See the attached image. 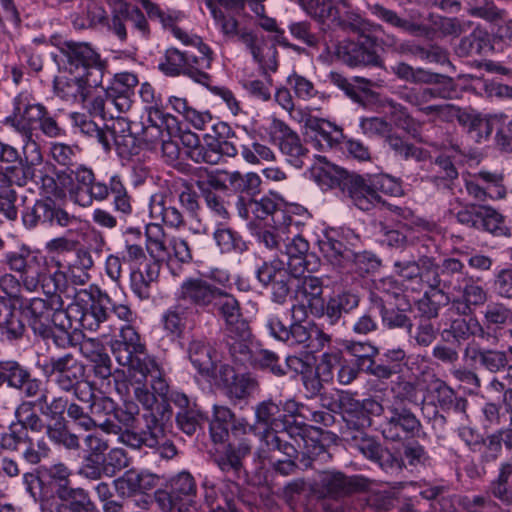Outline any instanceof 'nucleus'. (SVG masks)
<instances>
[{"label": "nucleus", "mask_w": 512, "mask_h": 512, "mask_svg": "<svg viewBox=\"0 0 512 512\" xmlns=\"http://www.w3.org/2000/svg\"><path fill=\"white\" fill-rule=\"evenodd\" d=\"M24 160L18 158L0 170V183L25 186L29 181L38 183L41 177L42 154L36 141L23 142Z\"/></svg>", "instance_id": "nucleus-17"}, {"label": "nucleus", "mask_w": 512, "mask_h": 512, "mask_svg": "<svg viewBox=\"0 0 512 512\" xmlns=\"http://www.w3.org/2000/svg\"><path fill=\"white\" fill-rule=\"evenodd\" d=\"M503 180L500 173L479 171L465 179V188L468 195L477 201L502 199L507 193Z\"/></svg>", "instance_id": "nucleus-27"}, {"label": "nucleus", "mask_w": 512, "mask_h": 512, "mask_svg": "<svg viewBox=\"0 0 512 512\" xmlns=\"http://www.w3.org/2000/svg\"><path fill=\"white\" fill-rule=\"evenodd\" d=\"M319 251L323 257L335 267H343L352 258L359 272H369L378 266V261L367 254H353L341 240L336 230H326L317 240Z\"/></svg>", "instance_id": "nucleus-18"}, {"label": "nucleus", "mask_w": 512, "mask_h": 512, "mask_svg": "<svg viewBox=\"0 0 512 512\" xmlns=\"http://www.w3.org/2000/svg\"><path fill=\"white\" fill-rule=\"evenodd\" d=\"M463 358L490 373L503 372L509 364L508 354L504 350L488 349L478 343L468 344L463 351Z\"/></svg>", "instance_id": "nucleus-35"}, {"label": "nucleus", "mask_w": 512, "mask_h": 512, "mask_svg": "<svg viewBox=\"0 0 512 512\" xmlns=\"http://www.w3.org/2000/svg\"><path fill=\"white\" fill-rule=\"evenodd\" d=\"M224 342L231 359L239 365H248L251 362L256 345L252 341V334L248 325H240L239 329L224 331Z\"/></svg>", "instance_id": "nucleus-31"}, {"label": "nucleus", "mask_w": 512, "mask_h": 512, "mask_svg": "<svg viewBox=\"0 0 512 512\" xmlns=\"http://www.w3.org/2000/svg\"><path fill=\"white\" fill-rule=\"evenodd\" d=\"M389 413L382 426V435L385 439L399 441L418 435L422 425L409 409L391 407Z\"/></svg>", "instance_id": "nucleus-28"}, {"label": "nucleus", "mask_w": 512, "mask_h": 512, "mask_svg": "<svg viewBox=\"0 0 512 512\" xmlns=\"http://www.w3.org/2000/svg\"><path fill=\"white\" fill-rule=\"evenodd\" d=\"M53 58L59 69L88 79L89 87L102 84L106 63L90 44L65 41L59 45L58 53Z\"/></svg>", "instance_id": "nucleus-7"}, {"label": "nucleus", "mask_w": 512, "mask_h": 512, "mask_svg": "<svg viewBox=\"0 0 512 512\" xmlns=\"http://www.w3.org/2000/svg\"><path fill=\"white\" fill-rule=\"evenodd\" d=\"M49 260L55 262V265H49L47 269L45 294L53 295L57 291L64 290L68 284H71V281L68 278L66 264L57 255H50Z\"/></svg>", "instance_id": "nucleus-58"}, {"label": "nucleus", "mask_w": 512, "mask_h": 512, "mask_svg": "<svg viewBox=\"0 0 512 512\" xmlns=\"http://www.w3.org/2000/svg\"><path fill=\"white\" fill-rule=\"evenodd\" d=\"M229 434L232 442L228 444L224 456L217 462L222 471H231L238 475L242 470V460L251 452V438L257 436L256 427L250 425L245 418H237L233 414Z\"/></svg>", "instance_id": "nucleus-14"}, {"label": "nucleus", "mask_w": 512, "mask_h": 512, "mask_svg": "<svg viewBox=\"0 0 512 512\" xmlns=\"http://www.w3.org/2000/svg\"><path fill=\"white\" fill-rule=\"evenodd\" d=\"M127 22L132 23L142 38H148L150 30L144 14L139 8L132 7L127 2L120 0L112 10L111 18L107 22V29L121 43L128 40Z\"/></svg>", "instance_id": "nucleus-24"}, {"label": "nucleus", "mask_w": 512, "mask_h": 512, "mask_svg": "<svg viewBox=\"0 0 512 512\" xmlns=\"http://www.w3.org/2000/svg\"><path fill=\"white\" fill-rule=\"evenodd\" d=\"M145 235L146 248L150 256L157 261L164 260L169 254L163 227L159 223H149L146 225Z\"/></svg>", "instance_id": "nucleus-59"}, {"label": "nucleus", "mask_w": 512, "mask_h": 512, "mask_svg": "<svg viewBox=\"0 0 512 512\" xmlns=\"http://www.w3.org/2000/svg\"><path fill=\"white\" fill-rule=\"evenodd\" d=\"M426 274L428 288L439 294L445 304H450L455 294L462 291L470 276L464 263L452 257L444 258L440 264L434 258V268Z\"/></svg>", "instance_id": "nucleus-10"}, {"label": "nucleus", "mask_w": 512, "mask_h": 512, "mask_svg": "<svg viewBox=\"0 0 512 512\" xmlns=\"http://www.w3.org/2000/svg\"><path fill=\"white\" fill-rule=\"evenodd\" d=\"M55 262L49 260V256L34 254L30 257L29 267L25 276H21L23 287L29 292H35L39 288L45 293V284L47 282V269Z\"/></svg>", "instance_id": "nucleus-45"}, {"label": "nucleus", "mask_w": 512, "mask_h": 512, "mask_svg": "<svg viewBox=\"0 0 512 512\" xmlns=\"http://www.w3.org/2000/svg\"><path fill=\"white\" fill-rule=\"evenodd\" d=\"M299 276L292 273V269L279 259L264 261L256 270L257 280L270 290L271 300L279 305L287 302L295 278Z\"/></svg>", "instance_id": "nucleus-19"}, {"label": "nucleus", "mask_w": 512, "mask_h": 512, "mask_svg": "<svg viewBox=\"0 0 512 512\" xmlns=\"http://www.w3.org/2000/svg\"><path fill=\"white\" fill-rule=\"evenodd\" d=\"M113 114L109 117L110 123L106 124L110 138L113 140L120 154H136L137 138L131 132V125L127 118Z\"/></svg>", "instance_id": "nucleus-38"}, {"label": "nucleus", "mask_w": 512, "mask_h": 512, "mask_svg": "<svg viewBox=\"0 0 512 512\" xmlns=\"http://www.w3.org/2000/svg\"><path fill=\"white\" fill-rule=\"evenodd\" d=\"M138 78L129 72L118 73L107 87V97L117 113H126L132 107Z\"/></svg>", "instance_id": "nucleus-30"}, {"label": "nucleus", "mask_w": 512, "mask_h": 512, "mask_svg": "<svg viewBox=\"0 0 512 512\" xmlns=\"http://www.w3.org/2000/svg\"><path fill=\"white\" fill-rule=\"evenodd\" d=\"M90 417L94 422V427L98 426L106 433L117 434L119 426L115 423L118 418L115 402L106 396H97L88 405Z\"/></svg>", "instance_id": "nucleus-41"}, {"label": "nucleus", "mask_w": 512, "mask_h": 512, "mask_svg": "<svg viewBox=\"0 0 512 512\" xmlns=\"http://www.w3.org/2000/svg\"><path fill=\"white\" fill-rule=\"evenodd\" d=\"M74 329L71 320L68 319L64 310H59L50 326V331L45 339L51 338L53 343L60 348H65L71 344L72 338L70 330Z\"/></svg>", "instance_id": "nucleus-62"}, {"label": "nucleus", "mask_w": 512, "mask_h": 512, "mask_svg": "<svg viewBox=\"0 0 512 512\" xmlns=\"http://www.w3.org/2000/svg\"><path fill=\"white\" fill-rule=\"evenodd\" d=\"M342 191L352 204L362 211H370L380 203L385 204L381 195L376 194L371 186L369 175L367 177L353 175L346 178L342 183Z\"/></svg>", "instance_id": "nucleus-29"}, {"label": "nucleus", "mask_w": 512, "mask_h": 512, "mask_svg": "<svg viewBox=\"0 0 512 512\" xmlns=\"http://www.w3.org/2000/svg\"><path fill=\"white\" fill-rule=\"evenodd\" d=\"M81 365L71 353H65L61 356L43 357L37 362L38 368L47 378H55L65 372H70L74 368H79Z\"/></svg>", "instance_id": "nucleus-53"}, {"label": "nucleus", "mask_w": 512, "mask_h": 512, "mask_svg": "<svg viewBox=\"0 0 512 512\" xmlns=\"http://www.w3.org/2000/svg\"><path fill=\"white\" fill-rule=\"evenodd\" d=\"M192 315V278H187L175 293V304L161 316L160 324L171 339H181Z\"/></svg>", "instance_id": "nucleus-20"}, {"label": "nucleus", "mask_w": 512, "mask_h": 512, "mask_svg": "<svg viewBox=\"0 0 512 512\" xmlns=\"http://www.w3.org/2000/svg\"><path fill=\"white\" fill-rule=\"evenodd\" d=\"M428 74V78L431 81L422 82V84L431 85L428 87V89H430L433 100H451L457 97V85L453 78L430 71H428Z\"/></svg>", "instance_id": "nucleus-60"}, {"label": "nucleus", "mask_w": 512, "mask_h": 512, "mask_svg": "<svg viewBox=\"0 0 512 512\" xmlns=\"http://www.w3.org/2000/svg\"><path fill=\"white\" fill-rule=\"evenodd\" d=\"M111 304L112 301L109 295L99 290L97 298L93 299L89 308L74 301L67 306L64 312L68 319L71 320L75 330L82 328L83 330L94 332L101 323L107 320L108 305Z\"/></svg>", "instance_id": "nucleus-22"}, {"label": "nucleus", "mask_w": 512, "mask_h": 512, "mask_svg": "<svg viewBox=\"0 0 512 512\" xmlns=\"http://www.w3.org/2000/svg\"><path fill=\"white\" fill-rule=\"evenodd\" d=\"M94 266V260L89 250L79 248L74 257L67 261L66 268L71 284L82 286L91 279L90 271Z\"/></svg>", "instance_id": "nucleus-49"}, {"label": "nucleus", "mask_w": 512, "mask_h": 512, "mask_svg": "<svg viewBox=\"0 0 512 512\" xmlns=\"http://www.w3.org/2000/svg\"><path fill=\"white\" fill-rule=\"evenodd\" d=\"M170 103L175 112H177L181 119H178V132H179V143H168L164 145V150L170 148L177 149V158L183 159L184 157H192V133L190 131L191 126V108L187 99L180 97H171Z\"/></svg>", "instance_id": "nucleus-33"}, {"label": "nucleus", "mask_w": 512, "mask_h": 512, "mask_svg": "<svg viewBox=\"0 0 512 512\" xmlns=\"http://www.w3.org/2000/svg\"><path fill=\"white\" fill-rule=\"evenodd\" d=\"M485 332L480 322L473 317L465 318L458 317L453 319L448 328H445L442 333V339L445 342L455 341L461 343L468 340L472 336L484 337Z\"/></svg>", "instance_id": "nucleus-44"}, {"label": "nucleus", "mask_w": 512, "mask_h": 512, "mask_svg": "<svg viewBox=\"0 0 512 512\" xmlns=\"http://www.w3.org/2000/svg\"><path fill=\"white\" fill-rule=\"evenodd\" d=\"M194 183L207 206L219 217L226 218L228 212L215 192L231 189L238 196L253 198L260 193L261 178L255 172L242 174L199 166L194 167Z\"/></svg>", "instance_id": "nucleus-2"}, {"label": "nucleus", "mask_w": 512, "mask_h": 512, "mask_svg": "<svg viewBox=\"0 0 512 512\" xmlns=\"http://www.w3.org/2000/svg\"><path fill=\"white\" fill-rule=\"evenodd\" d=\"M461 296L453 298L451 308L455 309L461 315H467L471 312V306H482L487 301V292L484 288L476 284L472 276L465 282Z\"/></svg>", "instance_id": "nucleus-46"}, {"label": "nucleus", "mask_w": 512, "mask_h": 512, "mask_svg": "<svg viewBox=\"0 0 512 512\" xmlns=\"http://www.w3.org/2000/svg\"><path fill=\"white\" fill-rule=\"evenodd\" d=\"M293 319L295 321L287 326L278 314L269 313L264 320V327L271 337L290 347H308L311 338L309 329L301 324V318Z\"/></svg>", "instance_id": "nucleus-26"}, {"label": "nucleus", "mask_w": 512, "mask_h": 512, "mask_svg": "<svg viewBox=\"0 0 512 512\" xmlns=\"http://www.w3.org/2000/svg\"><path fill=\"white\" fill-rule=\"evenodd\" d=\"M385 142L396 156L404 160L413 158L417 161H424L428 157L426 150L404 141L396 134H388Z\"/></svg>", "instance_id": "nucleus-63"}, {"label": "nucleus", "mask_w": 512, "mask_h": 512, "mask_svg": "<svg viewBox=\"0 0 512 512\" xmlns=\"http://www.w3.org/2000/svg\"><path fill=\"white\" fill-rule=\"evenodd\" d=\"M295 298L298 304L291 307L292 317L295 318L297 312H301L302 318L306 317L305 308L307 307L311 314H318L322 311L323 299V281L321 278L313 275H300L295 278Z\"/></svg>", "instance_id": "nucleus-25"}, {"label": "nucleus", "mask_w": 512, "mask_h": 512, "mask_svg": "<svg viewBox=\"0 0 512 512\" xmlns=\"http://www.w3.org/2000/svg\"><path fill=\"white\" fill-rule=\"evenodd\" d=\"M75 184L70 188L71 200L81 207H90L94 201H106L110 194L113 195V205L117 212L129 215L132 205L127 190L118 175L109 178V182L97 180L92 169L79 166L71 171Z\"/></svg>", "instance_id": "nucleus-3"}, {"label": "nucleus", "mask_w": 512, "mask_h": 512, "mask_svg": "<svg viewBox=\"0 0 512 512\" xmlns=\"http://www.w3.org/2000/svg\"><path fill=\"white\" fill-rule=\"evenodd\" d=\"M363 21L365 28L362 31H355L360 34L359 38L357 40L345 39L340 41L336 45V56L340 61L352 68H382L383 61L375 49L376 43L374 38L364 34L370 24L364 19ZM342 29L345 30L344 28ZM348 30L351 31V29ZM352 32L354 31L352 30Z\"/></svg>", "instance_id": "nucleus-15"}, {"label": "nucleus", "mask_w": 512, "mask_h": 512, "mask_svg": "<svg viewBox=\"0 0 512 512\" xmlns=\"http://www.w3.org/2000/svg\"><path fill=\"white\" fill-rule=\"evenodd\" d=\"M88 79L71 75V77H58L54 80V92L56 96L66 102H84Z\"/></svg>", "instance_id": "nucleus-47"}, {"label": "nucleus", "mask_w": 512, "mask_h": 512, "mask_svg": "<svg viewBox=\"0 0 512 512\" xmlns=\"http://www.w3.org/2000/svg\"><path fill=\"white\" fill-rule=\"evenodd\" d=\"M59 308L41 298H33L25 306L23 313L35 334L46 338L51 324L54 323L55 315Z\"/></svg>", "instance_id": "nucleus-36"}, {"label": "nucleus", "mask_w": 512, "mask_h": 512, "mask_svg": "<svg viewBox=\"0 0 512 512\" xmlns=\"http://www.w3.org/2000/svg\"><path fill=\"white\" fill-rule=\"evenodd\" d=\"M214 308L217 309L225 322L224 331L235 327L239 329L240 325H248V322L242 316L240 304L233 295L222 291Z\"/></svg>", "instance_id": "nucleus-52"}, {"label": "nucleus", "mask_w": 512, "mask_h": 512, "mask_svg": "<svg viewBox=\"0 0 512 512\" xmlns=\"http://www.w3.org/2000/svg\"><path fill=\"white\" fill-rule=\"evenodd\" d=\"M434 268V257L420 255L417 260L397 261L394 263L395 272L404 280L415 283L412 289H421L423 285L428 287L426 279L428 271Z\"/></svg>", "instance_id": "nucleus-40"}, {"label": "nucleus", "mask_w": 512, "mask_h": 512, "mask_svg": "<svg viewBox=\"0 0 512 512\" xmlns=\"http://www.w3.org/2000/svg\"><path fill=\"white\" fill-rule=\"evenodd\" d=\"M233 420V412L224 406L215 405L213 419L209 424L211 440L215 443H224L230 437V423Z\"/></svg>", "instance_id": "nucleus-55"}, {"label": "nucleus", "mask_w": 512, "mask_h": 512, "mask_svg": "<svg viewBox=\"0 0 512 512\" xmlns=\"http://www.w3.org/2000/svg\"><path fill=\"white\" fill-rule=\"evenodd\" d=\"M311 17L320 22H330L334 27L362 31L365 23L361 16L352 10L348 0H298Z\"/></svg>", "instance_id": "nucleus-11"}, {"label": "nucleus", "mask_w": 512, "mask_h": 512, "mask_svg": "<svg viewBox=\"0 0 512 512\" xmlns=\"http://www.w3.org/2000/svg\"><path fill=\"white\" fill-rule=\"evenodd\" d=\"M458 175L452 160L446 156H439L432 163L431 174L427 178L438 190H453Z\"/></svg>", "instance_id": "nucleus-50"}, {"label": "nucleus", "mask_w": 512, "mask_h": 512, "mask_svg": "<svg viewBox=\"0 0 512 512\" xmlns=\"http://www.w3.org/2000/svg\"><path fill=\"white\" fill-rule=\"evenodd\" d=\"M168 506H177L178 512H191L192 505V476L183 471L170 481V492L167 498Z\"/></svg>", "instance_id": "nucleus-42"}, {"label": "nucleus", "mask_w": 512, "mask_h": 512, "mask_svg": "<svg viewBox=\"0 0 512 512\" xmlns=\"http://www.w3.org/2000/svg\"><path fill=\"white\" fill-rule=\"evenodd\" d=\"M255 416L257 424L264 426L263 432L259 433L263 445L261 449H264L265 446L269 452L278 451L289 457H294L296 448L285 439L288 432L278 431V428L284 425L279 405L272 401H263L256 406Z\"/></svg>", "instance_id": "nucleus-12"}, {"label": "nucleus", "mask_w": 512, "mask_h": 512, "mask_svg": "<svg viewBox=\"0 0 512 512\" xmlns=\"http://www.w3.org/2000/svg\"><path fill=\"white\" fill-rule=\"evenodd\" d=\"M329 81L345 92L353 101L364 104L367 93L373 85L372 80L364 77H354L348 80L338 72H331L328 76Z\"/></svg>", "instance_id": "nucleus-51"}, {"label": "nucleus", "mask_w": 512, "mask_h": 512, "mask_svg": "<svg viewBox=\"0 0 512 512\" xmlns=\"http://www.w3.org/2000/svg\"><path fill=\"white\" fill-rule=\"evenodd\" d=\"M356 483L339 471H324L314 484V492L319 498L339 500L352 493Z\"/></svg>", "instance_id": "nucleus-32"}, {"label": "nucleus", "mask_w": 512, "mask_h": 512, "mask_svg": "<svg viewBox=\"0 0 512 512\" xmlns=\"http://www.w3.org/2000/svg\"><path fill=\"white\" fill-rule=\"evenodd\" d=\"M0 448L20 452L22 458L32 465L40 463L50 453L44 437H36L20 425H10L0 435Z\"/></svg>", "instance_id": "nucleus-16"}, {"label": "nucleus", "mask_w": 512, "mask_h": 512, "mask_svg": "<svg viewBox=\"0 0 512 512\" xmlns=\"http://www.w3.org/2000/svg\"><path fill=\"white\" fill-rule=\"evenodd\" d=\"M159 267L156 263L146 264L144 269H138L130 275V285L134 294L144 300L150 297L151 284L157 279Z\"/></svg>", "instance_id": "nucleus-54"}, {"label": "nucleus", "mask_w": 512, "mask_h": 512, "mask_svg": "<svg viewBox=\"0 0 512 512\" xmlns=\"http://www.w3.org/2000/svg\"><path fill=\"white\" fill-rule=\"evenodd\" d=\"M194 368L197 369L203 385L202 389L211 390L215 387H223L230 398L243 399L255 388V380L246 375H237L229 365H221L217 370L216 353L214 349L203 343L194 342Z\"/></svg>", "instance_id": "nucleus-5"}, {"label": "nucleus", "mask_w": 512, "mask_h": 512, "mask_svg": "<svg viewBox=\"0 0 512 512\" xmlns=\"http://www.w3.org/2000/svg\"><path fill=\"white\" fill-rule=\"evenodd\" d=\"M224 134H204L203 144L194 145V162L217 164L222 156L235 157L236 146L229 141H221Z\"/></svg>", "instance_id": "nucleus-34"}, {"label": "nucleus", "mask_w": 512, "mask_h": 512, "mask_svg": "<svg viewBox=\"0 0 512 512\" xmlns=\"http://www.w3.org/2000/svg\"><path fill=\"white\" fill-rule=\"evenodd\" d=\"M235 205L239 216L243 219H249L251 214L257 219H264L271 215L274 222L273 226L283 222V219L277 218V213L283 210L278 209L275 201L271 198L263 197L260 200H255L254 197L237 196Z\"/></svg>", "instance_id": "nucleus-39"}, {"label": "nucleus", "mask_w": 512, "mask_h": 512, "mask_svg": "<svg viewBox=\"0 0 512 512\" xmlns=\"http://www.w3.org/2000/svg\"><path fill=\"white\" fill-rule=\"evenodd\" d=\"M370 13L392 27L401 29L414 36L432 38L435 31L443 36H459L466 30V23L456 17L431 16L433 28L401 18L395 11L379 3L369 4Z\"/></svg>", "instance_id": "nucleus-8"}, {"label": "nucleus", "mask_w": 512, "mask_h": 512, "mask_svg": "<svg viewBox=\"0 0 512 512\" xmlns=\"http://www.w3.org/2000/svg\"><path fill=\"white\" fill-rule=\"evenodd\" d=\"M467 12L472 17L496 23L502 20L505 11L499 9L492 0H465Z\"/></svg>", "instance_id": "nucleus-64"}, {"label": "nucleus", "mask_w": 512, "mask_h": 512, "mask_svg": "<svg viewBox=\"0 0 512 512\" xmlns=\"http://www.w3.org/2000/svg\"><path fill=\"white\" fill-rule=\"evenodd\" d=\"M143 417L144 428L140 431L125 430L119 436L120 441L134 449H153L161 459H172L177 454V449L165 434L163 424L154 412L145 413Z\"/></svg>", "instance_id": "nucleus-9"}, {"label": "nucleus", "mask_w": 512, "mask_h": 512, "mask_svg": "<svg viewBox=\"0 0 512 512\" xmlns=\"http://www.w3.org/2000/svg\"><path fill=\"white\" fill-rule=\"evenodd\" d=\"M155 478L150 474L127 471L122 477L114 480V487L119 497L129 498L137 492L151 489Z\"/></svg>", "instance_id": "nucleus-48"}, {"label": "nucleus", "mask_w": 512, "mask_h": 512, "mask_svg": "<svg viewBox=\"0 0 512 512\" xmlns=\"http://www.w3.org/2000/svg\"><path fill=\"white\" fill-rule=\"evenodd\" d=\"M267 133L270 142L279 148L287 162L297 168L303 167L309 151L302 144L297 132L292 130L284 121L273 118L267 128Z\"/></svg>", "instance_id": "nucleus-21"}, {"label": "nucleus", "mask_w": 512, "mask_h": 512, "mask_svg": "<svg viewBox=\"0 0 512 512\" xmlns=\"http://www.w3.org/2000/svg\"><path fill=\"white\" fill-rule=\"evenodd\" d=\"M110 349L116 362L127 368V373L133 376L139 373L137 382L140 383L149 376L153 391L161 397L166 396L168 384L162 370L156 360L146 353L145 344L132 325L121 327L118 337L110 341Z\"/></svg>", "instance_id": "nucleus-1"}, {"label": "nucleus", "mask_w": 512, "mask_h": 512, "mask_svg": "<svg viewBox=\"0 0 512 512\" xmlns=\"http://www.w3.org/2000/svg\"><path fill=\"white\" fill-rule=\"evenodd\" d=\"M149 209L153 219L161 220L171 227L179 228L184 223L181 212L175 207H167L161 195L152 196Z\"/></svg>", "instance_id": "nucleus-57"}, {"label": "nucleus", "mask_w": 512, "mask_h": 512, "mask_svg": "<svg viewBox=\"0 0 512 512\" xmlns=\"http://www.w3.org/2000/svg\"><path fill=\"white\" fill-rule=\"evenodd\" d=\"M20 316L15 300L8 295L0 296V329L7 338L17 339L23 335L25 326Z\"/></svg>", "instance_id": "nucleus-43"}, {"label": "nucleus", "mask_w": 512, "mask_h": 512, "mask_svg": "<svg viewBox=\"0 0 512 512\" xmlns=\"http://www.w3.org/2000/svg\"><path fill=\"white\" fill-rule=\"evenodd\" d=\"M277 218L283 219L282 224L259 231L257 240L271 251L285 253L289 257L288 266L292 269V273L302 275L308 270L306 256L309 243L299 234L298 222L285 211L278 212Z\"/></svg>", "instance_id": "nucleus-6"}, {"label": "nucleus", "mask_w": 512, "mask_h": 512, "mask_svg": "<svg viewBox=\"0 0 512 512\" xmlns=\"http://www.w3.org/2000/svg\"><path fill=\"white\" fill-rule=\"evenodd\" d=\"M73 127L77 128L81 134L89 138H94L105 150L110 149L111 141L107 133L102 130L95 122L83 113L73 112L69 114Z\"/></svg>", "instance_id": "nucleus-56"}, {"label": "nucleus", "mask_w": 512, "mask_h": 512, "mask_svg": "<svg viewBox=\"0 0 512 512\" xmlns=\"http://www.w3.org/2000/svg\"><path fill=\"white\" fill-rule=\"evenodd\" d=\"M350 434V437L347 435V440L351 441V446L367 459L377 463L381 469L386 472L402 470L403 460L389 449L383 447L374 437L362 431L351 432Z\"/></svg>", "instance_id": "nucleus-23"}, {"label": "nucleus", "mask_w": 512, "mask_h": 512, "mask_svg": "<svg viewBox=\"0 0 512 512\" xmlns=\"http://www.w3.org/2000/svg\"><path fill=\"white\" fill-rule=\"evenodd\" d=\"M7 122L22 135V141L25 143L35 141V127L49 138L66 135L61 113H51L29 92H21L13 99V112L7 118Z\"/></svg>", "instance_id": "nucleus-4"}, {"label": "nucleus", "mask_w": 512, "mask_h": 512, "mask_svg": "<svg viewBox=\"0 0 512 512\" xmlns=\"http://www.w3.org/2000/svg\"><path fill=\"white\" fill-rule=\"evenodd\" d=\"M490 491L502 503L512 504V461L501 464L499 476L491 483Z\"/></svg>", "instance_id": "nucleus-61"}, {"label": "nucleus", "mask_w": 512, "mask_h": 512, "mask_svg": "<svg viewBox=\"0 0 512 512\" xmlns=\"http://www.w3.org/2000/svg\"><path fill=\"white\" fill-rule=\"evenodd\" d=\"M331 412L342 414L343 420L349 429L355 432L362 431L372 425V417L380 416L384 408L380 402L373 398L362 401L356 399L351 393L342 391L337 399L328 404Z\"/></svg>", "instance_id": "nucleus-13"}, {"label": "nucleus", "mask_w": 512, "mask_h": 512, "mask_svg": "<svg viewBox=\"0 0 512 512\" xmlns=\"http://www.w3.org/2000/svg\"><path fill=\"white\" fill-rule=\"evenodd\" d=\"M502 116H483L474 111L463 110L459 115V124L462 125L471 138L476 142L487 140L495 127L501 122Z\"/></svg>", "instance_id": "nucleus-37"}]
</instances>
